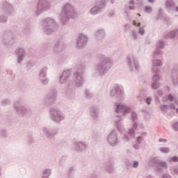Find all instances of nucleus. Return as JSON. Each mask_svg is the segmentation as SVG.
Masks as SVG:
<instances>
[{
    "label": "nucleus",
    "mask_w": 178,
    "mask_h": 178,
    "mask_svg": "<svg viewBox=\"0 0 178 178\" xmlns=\"http://www.w3.org/2000/svg\"><path fill=\"white\" fill-rule=\"evenodd\" d=\"M85 83L86 79H84L83 73L80 72V71L74 72L72 79H70L65 84V97L68 98V99H73V97L76 95V89L74 88H81Z\"/></svg>",
    "instance_id": "1"
},
{
    "label": "nucleus",
    "mask_w": 178,
    "mask_h": 178,
    "mask_svg": "<svg viewBox=\"0 0 178 178\" xmlns=\"http://www.w3.org/2000/svg\"><path fill=\"white\" fill-rule=\"evenodd\" d=\"M114 109L115 112V118H117L115 127L119 133H122L123 129H124V126L123 125V116L130 113L131 106L118 103L115 105Z\"/></svg>",
    "instance_id": "2"
},
{
    "label": "nucleus",
    "mask_w": 178,
    "mask_h": 178,
    "mask_svg": "<svg viewBox=\"0 0 178 178\" xmlns=\"http://www.w3.org/2000/svg\"><path fill=\"white\" fill-rule=\"evenodd\" d=\"M113 67V60L105 55L99 57V61L95 67V73L96 76L104 77L106 73Z\"/></svg>",
    "instance_id": "3"
},
{
    "label": "nucleus",
    "mask_w": 178,
    "mask_h": 178,
    "mask_svg": "<svg viewBox=\"0 0 178 178\" xmlns=\"http://www.w3.org/2000/svg\"><path fill=\"white\" fill-rule=\"evenodd\" d=\"M76 15V10L70 3H66L63 6L62 12L59 15L60 23L63 26L69 23L70 19H73V15Z\"/></svg>",
    "instance_id": "4"
},
{
    "label": "nucleus",
    "mask_w": 178,
    "mask_h": 178,
    "mask_svg": "<svg viewBox=\"0 0 178 178\" xmlns=\"http://www.w3.org/2000/svg\"><path fill=\"white\" fill-rule=\"evenodd\" d=\"M42 29L45 34L51 35L59 29V26L54 17H47L42 22Z\"/></svg>",
    "instance_id": "5"
},
{
    "label": "nucleus",
    "mask_w": 178,
    "mask_h": 178,
    "mask_svg": "<svg viewBox=\"0 0 178 178\" xmlns=\"http://www.w3.org/2000/svg\"><path fill=\"white\" fill-rule=\"evenodd\" d=\"M49 115L51 120L57 124H60V122H63L66 119L65 113L57 107H51L49 108Z\"/></svg>",
    "instance_id": "6"
},
{
    "label": "nucleus",
    "mask_w": 178,
    "mask_h": 178,
    "mask_svg": "<svg viewBox=\"0 0 178 178\" xmlns=\"http://www.w3.org/2000/svg\"><path fill=\"white\" fill-rule=\"evenodd\" d=\"M13 109L19 116H31V108L23 105L22 100H17L14 102Z\"/></svg>",
    "instance_id": "7"
},
{
    "label": "nucleus",
    "mask_w": 178,
    "mask_h": 178,
    "mask_svg": "<svg viewBox=\"0 0 178 178\" xmlns=\"http://www.w3.org/2000/svg\"><path fill=\"white\" fill-rule=\"evenodd\" d=\"M51 3L48 0H38L37 4L33 8L34 16L38 17L44 12H47L51 9Z\"/></svg>",
    "instance_id": "8"
},
{
    "label": "nucleus",
    "mask_w": 178,
    "mask_h": 178,
    "mask_svg": "<svg viewBox=\"0 0 178 178\" xmlns=\"http://www.w3.org/2000/svg\"><path fill=\"white\" fill-rule=\"evenodd\" d=\"M110 97L112 99H118V101H122V99L124 97V89L123 86L115 84L110 90Z\"/></svg>",
    "instance_id": "9"
},
{
    "label": "nucleus",
    "mask_w": 178,
    "mask_h": 178,
    "mask_svg": "<svg viewBox=\"0 0 178 178\" xmlns=\"http://www.w3.org/2000/svg\"><path fill=\"white\" fill-rule=\"evenodd\" d=\"M106 6V1L105 0H97L95 4L91 6L89 10V14L92 16L99 15L103 9Z\"/></svg>",
    "instance_id": "10"
},
{
    "label": "nucleus",
    "mask_w": 178,
    "mask_h": 178,
    "mask_svg": "<svg viewBox=\"0 0 178 178\" xmlns=\"http://www.w3.org/2000/svg\"><path fill=\"white\" fill-rule=\"evenodd\" d=\"M127 65L131 72H138L140 70V64L135 55L131 54L127 56Z\"/></svg>",
    "instance_id": "11"
},
{
    "label": "nucleus",
    "mask_w": 178,
    "mask_h": 178,
    "mask_svg": "<svg viewBox=\"0 0 178 178\" xmlns=\"http://www.w3.org/2000/svg\"><path fill=\"white\" fill-rule=\"evenodd\" d=\"M56 98H58V92L56 90V89H51L44 98L43 104L44 105H46V106L54 105V104H55L56 102Z\"/></svg>",
    "instance_id": "12"
},
{
    "label": "nucleus",
    "mask_w": 178,
    "mask_h": 178,
    "mask_svg": "<svg viewBox=\"0 0 178 178\" xmlns=\"http://www.w3.org/2000/svg\"><path fill=\"white\" fill-rule=\"evenodd\" d=\"M43 134L45 135L47 138L52 140L55 136H58L59 133V129L55 126H47L42 129Z\"/></svg>",
    "instance_id": "13"
},
{
    "label": "nucleus",
    "mask_w": 178,
    "mask_h": 178,
    "mask_svg": "<svg viewBox=\"0 0 178 178\" xmlns=\"http://www.w3.org/2000/svg\"><path fill=\"white\" fill-rule=\"evenodd\" d=\"M106 143L110 147H116L119 145V137L115 129L111 131L107 135Z\"/></svg>",
    "instance_id": "14"
},
{
    "label": "nucleus",
    "mask_w": 178,
    "mask_h": 178,
    "mask_svg": "<svg viewBox=\"0 0 178 178\" xmlns=\"http://www.w3.org/2000/svg\"><path fill=\"white\" fill-rule=\"evenodd\" d=\"M87 149H88V144L84 141H75L72 145V150L76 154H83V152L87 151Z\"/></svg>",
    "instance_id": "15"
},
{
    "label": "nucleus",
    "mask_w": 178,
    "mask_h": 178,
    "mask_svg": "<svg viewBox=\"0 0 178 178\" xmlns=\"http://www.w3.org/2000/svg\"><path fill=\"white\" fill-rule=\"evenodd\" d=\"M72 76V70H67L59 73L57 80L59 84H66L70 81V76Z\"/></svg>",
    "instance_id": "16"
},
{
    "label": "nucleus",
    "mask_w": 178,
    "mask_h": 178,
    "mask_svg": "<svg viewBox=\"0 0 178 178\" xmlns=\"http://www.w3.org/2000/svg\"><path fill=\"white\" fill-rule=\"evenodd\" d=\"M87 42H88V36L83 33H80L79 35H78V37L76 38L77 49H82V48H84V47L87 45Z\"/></svg>",
    "instance_id": "17"
},
{
    "label": "nucleus",
    "mask_w": 178,
    "mask_h": 178,
    "mask_svg": "<svg viewBox=\"0 0 178 178\" xmlns=\"http://www.w3.org/2000/svg\"><path fill=\"white\" fill-rule=\"evenodd\" d=\"M1 9L6 16L13 15V4L8 1H3L1 3Z\"/></svg>",
    "instance_id": "18"
},
{
    "label": "nucleus",
    "mask_w": 178,
    "mask_h": 178,
    "mask_svg": "<svg viewBox=\"0 0 178 178\" xmlns=\"http://www.w3.org/2000/svg\"><path fill=\"white\" fill-rule=\"evenodd\" d=\"M14 40L15 35L13 34V32L8 31L3 33L2 42L3 45H6V47H9V44H13V42H15Z\"/></svg>",
    "instance_id": "19"
},
{
    "label": "nucleus",
    "mask_w": 178,
    "mask_h": 178,
    "mask_svg": "<svg viewBox=\"0 0 178 178\" xmlns=\"http://www.w3.org/2000/svg\"><path fill=\"white\" fill-rule=\"evenodd\" d=\"M137 127H138V124H137L136 122H134L132 128L129 129L128 134L124 135L123 136V139L125 140V141H130L131 138H134V136H136L135 133L136 131L137 130Z\"/></svg>",
    "instance_id": "20"
},
{
    "label": "nucleus",
    "mask_w": 178,
    "mask_h": 178,
    "mask_svg": "<svg viewBox=\"0 0 178 178\" xmlns=\"http://www.w3.org/2000/svg\"><path fill=\"white\" fill-rule=\"evenodd\" d=\"M15 54L17 56V63L19 65H22V62H23L24 58H26L27 55V52L24 48H19L15 51Z\"/></svg>",
    "instance_id": "21"
},
{
    "label": "nucleus",
    "mask_w": 178,
    "mask_h": 178,
    "mask_svg": "<svg viewBox=\"0 0 178 178\" xmlns=\"http://www.w3.org/2000/svg\"><path fill=\"white\" fill-rule=\"evenodd\" d=\"M106 37V32H105V29L102 28H99L95 32V39L96 41H102Z\"/></svg>",
    "instance_id": "22"
},
{
    "label": "nucleus",
    "mask_w": 178,
    "mask_h": 178,
    "mask_svg": "<svg viewBox=\"0 0 178 178\" xmlns=\"http://www.w3.org/2000/svg\"><path fill=\"white\" fill-rule=\"evenodd\" d=\"M90 113L93 120H98L99 119V108H98V106H92L90 108Z\"/></svg>",
    "instance_id": "23"
},
{
    "label": "nucleus",
    "mask_w": 178,
    "mask_h": 178,
    "mask_svg": "<svg viewBox=\"0 0 178 178\" xmlns=\"http://www.w3.org/2000/svg\"><path fill=\"white\" fill-rule=\"evenodd\" d=\"M171 81L174 86H178V69L175 67L171 70L170 72Z\"/></svg>",
    "instance_id": "24"
},
{
    "label": "nucleus",
    "mask_w": 178,
    "mask_h": 178,
    "mask_svg": "<svg viewBox=\"0 0 178 178\" xmlns=\"http://www.w3.org/2000/svg\"><path fill=\"white\" fill-rule=\"evenodd\" d=\"M160 161L159 159L156 158V157H152L150 158V159L148 161V164L149 165V166H153L154 168H156V166L158 165H159L160 163Z\"/></svg>",
    "instance_id": "25"
},
{
    "label": "nucleus",
    "mask_w": 178,
    "mask_h": 178,
    "mask_svg": "<svg viewBox=\"0 0 178 178\" xmlns=\"http://www.w3.org/2000/svg\"><path fill=\"white\" fill-rule=\"evenodd\" d=\"M152 72L153 73L152 82L156 83L159 81V70H158L155 67H153Z\"/></svg>",
    "instance_id": "26"
},
{
    "label": "nucleus",
    "mask_w": 178,
    "mask_h": 178,
    "mask_svg": "<svg viewBox=\"0 0 178 178\" xmlns=\"http://www.w3.org/2000/svg\"><path fill=\"white\" fill-rule=\"evenodd\" d=\"M38 81L42 86H47L49 83V79L47 77V75H39Z\"/></svg>",
    "instance_id": "27"
},
{
    "label": "nucleus",
    "mask_w": 178,
    "mask_h": 178,
    "mask_svg": "<svg viewBox=\"0 0 178 178\" xmlns=\"http://www.w3.org/2000/svg\"><path fill=\"white\" fill-rule=\"evenodd\" d=\"M156 172H161L162 169L168 168V163L165 161H161L160 160V163L158 164L157 166H156Z\"/></svg>",
    "instance_id": "28"
},
{
    "label": "nucleus",
    "mask_w": 178,
    "mask_h": 178,
    "mask_svg": "<svg viewBox=\"0 0 178 178\" xmlns=\"http://www.w3.org/2000/svg\"><path fill=\"white\" fill-rule=\"evenodd\" d=\"M22 33L24 35H27V34L31 33V27L30 26V24H26L22 26Z\"/></svg>",
    "instance_id": "29"
},
{
    "label": "nucleus",
    "mask_w": 178,
    "mask_h": 178,
    "mask_svg": "<svg viewBox=\"0 0 178 178\" xmlns=\"http://www.w3.org/2000/svg\"><path fill=\"white\" fill-rule=\"evenodd\" d=\"M153 67H162L163 63L159 59H153L152 60Z\"/></svg>",
    "instance_id": "30"
},
{
    "label": "nucleus",
    "mask_w": 178,
    "mask_h": 178,
    "mask_svg": "<svg viewBox=\"0 0 178 178\" xmlns=\"http://www.w3.org/2000/svg\"><path fill=\"white\" fill-rule=\"evenodd\" d=\"M83 95L85 98H87L88 99H91V98L94 97V93H92V92L88 89H86L84 90Z\"/></svg>",
    "instance_id": "31"
},
{
    "label": "nucleus",
    "mask_w": 178,
    "mask_h": 178,
    "mask_svg": "<svg viewBox=\"0 0 178 178\" xmlns=\"http://www.w3.org/2000/svg\"><path fill=\"white\" fill-rule=\"evenodd\" d=\"M105 168L109 173H113L115 172V168L113 167V164L111 162H108L106 164Z\"/></svg>",
    "instance_id": "32"
},
{
    "label": "nucleus",
    "mask_w": 178,
    "mask_h": 178,
    "mask_svg": "<svg viewBox=\"0 0 178 178\" xmlns=\"http://www.w3.org/2000/svg\"><path fill=\"white\" fill-rule=\"evenodd\" d=\"M175 5V0H165V8L167 9H172Z\"/></svg>",
    "instance_id": "33"
},
{
    "label": "nucleus",
    "mask_w": 178,
    "mask_h": 178,
    "mask_svg": "<svg viewBox=\"0 0 178 178\" xmlns=\"http://www.w3.org/2000/svg\"><path fill=\"white\" fill-rule=\"evenodd\" d=\"M128 9L129 10H136V1L134 0H130L128 2Z\"/></svg>",
    "instance_id": "34"
},
{
    "label": "nucleus",
    "mask_w": 178,
    "mask_h": 178,
    "mask_svg": "<svg viewBox=\"0 0 178 178\" xmlns=\"http://www.w3.org/2000/svg\"><path fill=\"white\" fill-rule=\"evenodd\" d=\"M51 173H52V170H51V168H46L42 172V175L47 178H49Z\"/></svg>",
    "instance_id": "35"
},
{
    "label": "nucleus",
    "mask_w": 178,
    "mask_h": 178,
    "mask_svg": "<svg viewBox=\"0 0 178 178\" xmlns=\"http://www.w3.org/2000/svg\"><path fill=\"white\" fill-rule=\"evenodd\" d=\"M152 90H158L161 87V83L159 82H152L151 84Z\"/></svg>",
    "instance_id": "36"
},
{
    "label": "nucleus",
    "mask_w": 178,
    "mask_h": 178,
    "mask_svg": "<svg viewBox=\"0 0 178 178\" xmlns=\"http://www.w3.org/2000/svg\"><path fill=\"white\" fill-rule=\"evenodd\" d=\"M47 73H48V67H43L40 70L39 75L47 76Z\"/></svg>",
    "instance_id": "37"
},
{
    "label": "nucleus",
    "mask_w": 178,
    "mask_h": 178,
    "mask_svg": "<svg viewBox=\"0 0 178 178\" xmlns=\"http://www.w3.org/2000/svg\"><path fill=\"white\" fill-rule=\"evenodd\" d=\"M76 172V167L74 165L70 166L67 170L68 175H74Z\"/></svg>",
    "instance_id": "38"
},
{
    "label": "nucleus",
    "mask_w": 178,
    "mask_h": 178,
    "mask_svg": "<svg viewBox=\"0 0 178 178\" xmlns=\"http://www.w3.org/2000/svg\"><path fill=\"white\" fill-rule=\"evenodd\" d=\"M0 23H2L3 24L8 23V17L3 15H0Z\"/></svg>",
    "instance_id": "39"
},
{
    "label": "nucleus",
    "mask_w": 178,
    "mask_h": 178,
    "mask_svg": "<svg viewBox=\"0 0 178 178\" xmlns=\"http://www.w3.org/2000/svg\"><path fill=\"white\" fill-rule=\"evenodd\" d=\"M165 47V42L162 41V40H159L157 42L156 44V48H159V49H163V48Z\"/></svg>",
    "instance_id": "40"
},
{
    "label": "nucleus",
    "mask_w": 178,
    "mask_h": 178,
    "mask_svg": "<svg viewBox=\"0 0 178 178\" xmlns=\"http://www.w3.org/2000/svg\"><path fill=\"white\" fill-rule=\"evenodd\" d=\"M159 151L162 154H169V152H170V149H169V147H161Z\"/></svg>",
    "instance_id": "41"
},
{
    "label": "nucleus",
    "mask_w": 178,
    "mask_h": 178,
    "mask_svg": "<svg viewBox=\"0 0 178 178\" xmlns=\"http://www.w3.org/2000/svg\"><path fill=\"white\" fill-rule=\"evenodd\" d=\"M77 70H80L83 72V70H86V64L81 63L77 65Z\"/></svg>",
    "instance_id": "42"
},
{
    "label": "nucleus",
    "mask_w": 178,
    "mask_h": 178,
    "mask_svg": "<svg viewBox=\"0 0 178 178\" xmlns=\"http://www.w3.org/2000/svg\"><path fill=\"white\" fill-rule=\"evenodd\" d=\"M1 104L2 106H6V105H9L10 104V100L8 99H4L1 101Z\"/></svg>",
    "instance_id": "43"
},
{
    "label": "nucleus",
    "mask_w": 178,
    "mask_h": 178,
    "mask_svg": "<svg viewBox=\"0 0 178 178\" xmlns=\"http://www.w3.org/2000/svg\"><path fill=\"white\" fill-rule=\"evenodd\" d=\"M168 109H169V106L166 105V104H163V105H160V110L162 112H168Z\"/></svg>",
    "instance_id": "44"
},
{
    "label": "nucleus",
    "mask_w": 178,
    "mask_h": 178,
    "mask_svg": "<svg viewBox=\"0 0 178 178\" xmlns=\"http://www.w3.org/2000/svg\"><path fill=\"white\" fill-rule=\"evenodd\" d=\"M0 136L3 138H6V137H8V132L6 131V129L0 130Z\"/></svg>",
    "instance_id": "45"
},
{
    "label": "nucleus",
    "mask_w": 178,
    "mask_h": 178,
    "mask_svg": "<svg viewBox=\"0 0 178 178\" xmlns=\"http://www.w3.org/2000/svg\"><path fill=\"white\" fill-rule=\"evenodd\" d=\"M144 12H145V13H152V8L149 6H146L144 8Z\"/></svg>",
    "instance_id": "46"
},
{
    "label": "nucleus",
    "mask_w": 178,
    "mask_h": 178,
    "mask_svg": "<svg viewBox=\"0 0 178 178\" xmlns=\"http://www.w3.org/2000/svg\"><path fill=\"white\" fill-rule=\"evenodd\" d=\"M161 49L156 47L153 54V58H156V56L161 55Z\"/></svg>",
    "instance_id": "47"
},
{
    "label": "nucleus",
    "mask_w": 178,
    "mask_h": 178,
    "mask_svg": "<svg viewBox=\"0 0 178 178\" xmlns=\"http://www.w3.org/2000/svg\"><path fill=\"white\" fill-rule=\"evenodd\" d=\"M131 35L134 41H136V40H137V38L138 37L137 35V32H136V31H134V30L131 31Z\"/></svg>",
    "instance_id": "48"
},
{
    "label": "nucleus",
    "mask_w": 178,
    "mask_h": 178,
    "mask_svg": "<svg viewBox=\"0 0 178 178\" xmlns=\"http://www.w3.org/2000/svg\"><path fill=\"white\" fill-rule=\"evenodd\" d=\"M156 99H159V97H162V95H163V90H159L156 92Z\"/></svg>",
    "instance_id": "49"
},
{
    "label": "nucleus",
    "mask_w": 178,
    "mask_h": 178,
    "mask_svg": "<svg viewBox=\"0 0 178 178\" xmlns=\"http://www.w3.org/2000/svg\"><path fill=\"white\" fill-rule=\"evenodd\" d=\"M143 141H144V137L143 136H138L136 138V143H137V144H141L143 143Z\"/></svg>",
    "instance_id": "50"
},
{
    "label": "nucleus",
    "mask_w": 178,
    "mask_h": 178,
    "mask_svg": "<svg viewBox=\"0 0 178 178\" xmlns=\"http://www.w3.org/2000/svg\"><path fill=\"white\" fill-rule=\"evenodd\" d=\"M59 47H60V41L59 40H56L53 46L54 48V51H55V49H58V48H59Z\"/></svg>",
    "instance_id": "51"
},
{
    "label": "nucleus",
    "mask_w": 178,
    "mask_h": 178,
    "mask_svg": "<svg viewBox=\"0 0 178 178\" xmlns=\"http://www.w3.org/2000/svg\"><path fill=\"white\" fill-rule=\"evenodd\" d=\"M33 66H34V63H33L31 61H28L26 63V69H27V70H30V69L33 67Z\"/></svg>",
    "instance_id": "52"
},
{
    "label": "nucleus",
    "mask_w": 178,
    "mask_h": 178,
    "mask_svg": "<svg viewBox=\"0 0 178 178\" xmlns=\"http://www.w3.org/2000/svg\"><path fill=\"white\" fill-rule=\"evenodd\" d=\"M131 119L134 122L136 120H137V119H138V115H137L136 112L133 111L131 113Z\"/></svg>",
    "instance_id": "53"
},
{
    "label": "nucleus",
    "mask_w": 178,
    "mask_h": 178,
    "mask_svg": "<svg viewBox=\"0 0 178 178\" xmlns=\"http://www.w3.org/2000/svg\"><path fill=\"white\" fill-rule=\"evenodd\" d=\"M33 143H34V138H33V136H28L27 143L29 145H31V144H33Z\"/></svg>",
    "instance_id": "54"
},
{
    "label": "nucleus",
    "mask_w": 178,
    "mask_h": 178,
    "mask_svg": "<svg viewBox=\"0 0 178 178\" xmlns=\"http://www.w3.org/2000/svg\"><path fill=\"white\" fill-rule=\"evenodd\" d=\"M172 127L174 131H178V121L174 122L172 125Z\"/></svg>",
    "instance_id": "55"
},
{
    "label": "nucleus",
    "mask_w": 178,
    "mask_h": 178,
    "mask_svg": "<svg viewBox=\"0 0 178 178\" xmlns=\"http://www.w3.org/2000/svg\"><path fill=\"white\" fill-rule=\"evenodd\" d=\"M139 165H140V163L138 161H134L131 166L134 169H137Z\"/></svg>",
    "instance_id": "56"
},
{
    "label": "nucleus",
    "mask_w": 178,
    "mask_h": 178,
    "mask_svg": "<svg viewBox=\"0 0 178 178\" xmlns=\"http://www.w3.org/2000/svg\"><path fill=\"white\" fill-rule=\"evenodd\" d=\"M138 33L139 35H144L145 34V29L143 27H140Z\"/></svg>",
    "instance_id": "57"
},
{
    "label": "nucleus",
    "mask_w": 178,
    "mask_h": 178,
    "mask_svg": "<svg viewBox=\"0 0 178 178\" xmlns=\"http://www.w3.org/2000/svg\"><path fill=\"white\" fill-rule=\"evenodd\" d=\"M168 162H178L177 156H172L168 159Z\"/></svg>",
    "instance_id": "58"
},
{
    "label": "nucleus",
    "mask_w": 178,
    "mask_h": 178,
    "mask_svg": "<svg viewBox=\"0 0 178 178\" xmlns=\"http://www.w3.org/2000/svg\"><path fill=\"white\" fill-rule=\"evenodd\" d=\"M123 15L125 17H130V13H129V10L127 8L124 9Z\"/></svg>",
    "instance_id": "59"
},
{
    "label": "nucleus",
    "mask_w": 178,
    "mask_h": 178,
    "mask_svg": "<svg viewBox=\"0 0 178 178\" xmlns=\"http://www.w3.org/2000/svg\"><path fill=\"white\" fill-rule=\"evenodd\" d=\"M162 12H163L162 8H159V10H158L156 20H159V17H161V16H162Z\"/></svg>",
    "instance_id": "60"
},
{
    "label": "nucleus",
    "mask_w": 178,
    "mask_h": 178,
    "mask_svg": "<svg viewBox=\"0 0 178 178\" xmlns=\"http://www.w3.org/2000/svg\"><path fill=\"white\" fill-rule=\"evenodd\" d=\"M141 144H140V143H136V144H134V145H133V149H136V151H138V149H140V145Z\"/></svg>",
    "instance_id": "61"
},
{
    "label": "nucleus",
    "mask_w": 178,
    "mask_h": 178,
    "mask_svg": "<svg viewBox=\"0 0 178 178\" xmlns=\"http://www.w3.org/2000/svg\"><path fill=\"white\" fill-rule=\"evenodd\" d=\"M145 102L147 105H151V102H152V97H147L145 99Z\"/></svg>",
    "instance_id": "62"
},
{
    "label": "nucleus",
    "mask_w": 178,
    "mask_h": 178,
    "mask_svg": "<svg viewBox=\"0 0 178 178\" xmlns=\"http://www.w3.org/2000/svg\"><path fill=\"white\" fill-rule=\"evenodd\" d=\"M116 15V12L115 11H111L108 15V17H115V15Z\"/></svg>",
    "instance_id": "63"
},
{
    "label": "nucleus",
    "mask_w": 178,
    "mask_h": 178,
    "mask_svg": "<svg viewBox=\"0 0 178 178\" xmlns=\"http://www.w3.org/2000/svg\"><path fill=\"white\" fill-rule=\"evenodd\" d=\"M169 108L170 109V111H176V107L173 104H170Z\"/></svg>",
    "instance_id": "64"
}]
</instances>
